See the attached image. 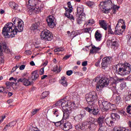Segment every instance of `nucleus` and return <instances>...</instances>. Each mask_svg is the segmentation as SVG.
<instances>
[{
	"instance_id": "f257e3e1",
	"label": "nucleus",
	"mask_w": 131,
	"mask_h": 131,
	"mask_svg": "<svg viewBox=\"0 0 131 131\" xmlns=\"http://www.w3.org/2000/svg\"><path fill=\"white\" fill-rule=\"evenodd\" d=\"M13 24L8 23L6 24L3 28L2 34L5 37H9L11 35V37H14L17 32H22L24 28V22L19 18H13ZM9 33H11L9 35Z\"/></svg>"
},
{
	"instance_id": "f03ea898",
	"label": "nucleus",
	"mask_w": 131,
	"mask_h": 131,
	"mask_svg": "<svg viewBox=\"0 0 131 131\" xmlns=\"http://www.w3.org/2000/svg\"><path fill=\"white\" fill-rule=\"evenodd\" d=\"M117 68L118 74L121 76H125L130 73L131 66L129 63H119L117 66L116 69Z\"/></svg>"
},
{
	"instance_id": "7ed1b4c3",
	"label": "nucleus",
	"mask_w": 131,
	"mask_h": 131,
	"mask_svg": "<svg viewBox=\"0 0 131 131\" xmlns=\"http://www.w3.org/2000/svg\"><path fill=\"white\" fill-rule=\"evenodd\" d=\"M86 101L88 104V106L96 104V100L98 98L97 93L95 91L89 93L86 95Z\"/></svg>"
},
{
	"instance_id": "20e7f679",
	"label": "nucleus",
	"mask_w": 131,
	"mask_h": 131,
	"mask_svg": "<svg viewBox=\"0 0 131 131\" xmlns=\"http://www.w3.org/2000/svg\"><path fill=\"white\" fill-rule=\"evenodd\" d=\"M78 17L77 23L78 24H81L82 21L85 20V13L83 12V6H81L77 8V14Z\"/></svg>"
},
{
	"instance_id": "39448f33",
	"label": "nucleus",
	"mask_w": 131,
	"mask_h": 131,
	"mask_svg": "<svg viewBox=\"0 0 131 131\" xmlns=\"http://www.w3.org/2000/svg\"><path fill=\"white\" fill-rule=\"evenodd\" d=\"M109 78L106 77L101 78V79L99 80V82L96 85L97 91H100L102 90V89L107 86L109 84Z\"/></svg>"
},
{
	"instance_id": "423d86ee",
	"label": "nucleus",
	"mask_w": 131,
	"mask_h": 131,
	"mask_svg": "<svg viewBox=\"0 0 131 131\" xmlns=\"http://www.w3.org/2000/svg\"><path fill=\"white\" fill-rule=\"evenodd\" d=\"M40 36L41 39L42 40H47L48 41H51V40L54 38L52 32L47 29H45L41 31Z\"/></svg>"
},
{
	"instance_id": "0eeeda50",
	"label": "nucleus",
	"mask_w": 131,
	"mask_h": 131,
	"mask_svg": "<svg viewBox=\"0 0 131 131\" xmlns=\"http://www.w3.org/2000/svg\"><path fill=\"white\" fill-rule=\"evenodd\" d=\"M84 109L86 111L89 112L90 114H92L94 116H98V115H100V110L97 108V105L96 104L88 105V106L85 107Z\"/></svg>"
},
{
	"instance_id": "6e6552de",
	"label": "nucleus",
	"mask_w": 131,
	"mask_h": 131,
	"mask_svg": "<svg viewBox=\"0 0 131 131\" xmlns=\"http://www.w3.org/2000/svg\"><path fill=\"white\" fill-rule=\"evenodd\" d=\"M61 107L63 113V118L67 119L69 117V110H68V101H66L64 99H61Z\"/></svg>"
},
{
	"instance_id": "1a4fd4ad",
	"label": "nucleus",
	"mask_w": 131,
	"mask_h": 131,
	"mask_svg": "<svg viewBox=\"0 0 131 131\" xmlns=\"http://www.w3.org/2000/svg\"><path fill=\"white\" fill-rule=\"evenodd\" d=\"M43 10V4H39L36 5V7H30L28 10L29 15H32L33 13L38 14L39 12H41Z\"/></svg>"
},
{
	"instance_id": "9d476101",
	"label": "nucleus",
	"mask_w": 131,
	"mask_h": 131,
	"mask_svg": "<svg viewBox=\"0 0 131 131\" xmlns=\"http://www.w3.org/2000/svg\"><path fill=\"white\" fill-rule=\"evenodd\" d=\"M46 21L47 22L48 26H49L50 28H54V27L56 26V24H55V17H54L53 16H49L47 18Z\"/></svg>"
},
{
	"instance_id": "9b49d317",
	"label": "nucleus",
	"mask_w": 131,
	"mask_h": 131,
	"mask_svg": "<svg viewBox=\"0 0 131 131\" xmlns=\"http://www.w3.org/2000/svg\"><path fill=\"white\" fill-rule=\"evenodd\" d=\"M3 50H2V44L0 43V61H1L2 63L4 62V59L1 57V55H2V52H5L6 54H10L11 53V50L9 49V47L6 44H4L3 45Z\"/></svg>"
},
{
	"instance_id": "f8f14e48",
	"label": "nucleus",
	"mask_w": 131,
	"mask_h": 131,
	"mask_svg": "<svg viewBox=\"0 0 131 131\" xmlns=\"http://www.w3.org/2000/svg\"><path fill=\"white\" fill-rule=\"evenodd\" d=\"M64 9L66 10V13L64 14V16L69 19H71V20H74V17H73V15L70 14L72 13V10L73 9L71 8H67L66 7H64Z\"/></svg>"
},
{
	"instance_id": "ddd939ff",
	"label": "nucleus",
	"mask_w": 131,
	"mask_h": 131,
	"mask_svg": "<svg viewBox=\"0 0 131 131\" xmlns=\"http://www.w3.org/2000/svg\"><path fill=\"white\" fill-rule=\"evenodd\" d=\"M17 82H21L23 84H24V85H26V86H28L32 84V82H31L30 81H29V80L24 77L18 79L17 80Z\"/></svg>"
},
{
	"instance_id": "4468645a",
	"label": "nucleus",
	"mask_w": 131,
	"mask_h": 131,
	"mask_svg": "<svg viewBox=\"0 0 131 131\" xmlns=\"http://www.w3.org/2000/svg\"><path fill=\"white\" fill-rule=\"evenodd\" d=\"M35 20V24H33L30 28L31 30H33V31H34V30H36L37 28H38V26H39L41 23L40 18H36Z\"/></svg>"
},
{
	"instance_id": "2eb2a0df",
	"label": "nucleus",
	"mask_w": 131,
	"mask_h": 131,
	"mask_svg": "<svg viewBox=\"0 0 131 131\" xmlns=\"http://www.w3.org/2000/svg\"><path fill=\"white\" fill-rule=\"evenodd\" d=\"M61 128L64 131L69 130V129L72 128V125H71V123L67 122L62 124L61 126Z\"/></svg>"
},
{
	"instance_id": "dca6fc26",
	"label": "nucleus",
	"mask_w": 131,
	"mask_h": 131,
	"mask_svg": "<svg viewBox=\"0 0 131 131\" xmlns=\"http://www.w3.org/2000/svg\"><path fill=\"white\" fill-rule=\"evenodd\" d=\"M27 5L30 6V7H32L33 8H36V6H38L39 5H42L41 3L37 4V0H28V2H26Z\"/></svg>"
},
{
	"instance_id": "f3484780",
	"label": "nucleus",
	"mask_w": 131,
	"mask_h": 131,
	"mask_svg": "<svg viewBox=\"0 0 131 131\" xmlns=\"http://www.w3.org/2000/svg\"><path fill=\"white\" fill-rule=\"evenodd\" d=\"M99 25L101 28L104 29V30H107L108 29V24L104 20H99Z\"/></svg>"
},
{
	"instance_id": "a211bd4d",
	"label": "nucleus",
	"mask_w": 131,
	"mask_h": 131,
	"mask_svg": "<svg viewBox=\"0 0 131 131\" xmlns=\"http://www.w3.org/2000/svg\"><path fill=\"white\" fill-rule=\"evenodd\" d=\"M103 107L102 109L104 111H108L110 109L111 103L108 102V101H104L102 102Z\"/></svg>"
},
{
	"instance_id": "6ab92c4d",
	"label": "nucleus",
	"mask_w": 131,
	"mask_h": 131,
	"mask_svg": "<svg viewBox=\"0 0 131 131\" xmlns=\"http://www.w3.org/2000/svg\"><path fill=\"white\" fill-rule=\"evenodd\" d=\"M16 123H17V122H16V121H12V122L9 123L8 124L6 125L3 130L7 131V130H8V129H10V128H11V127H14V126H15V125H16Z\"/></svg>"
},
{
	"instance_id": "aec40b11",
	"label": "nucleus",
	"mask_w": 131,
	"mask_h": 131,
	"mask_svg": "<svg viewBox=\"0 0 131 131\" xmlns=\"http://www.w3.org/2000/svg\"><path fill=\"white\" fill-rule=\"evenodd\" d=\"M84 128L89 129V130H95L96 129V124H84Z\"/></svg>"
},
{
	"instance_id": "412c9836",
	"label": "nucleus",
	"mask_w": 131,
	"mask_h": 131,
	"mask_svg": "<svg viewBox=\"0 0 131 131\" xmlns=\"http://www.w3.org/2000/svg\"><path fill=\"white\" fill-rule=\"evenodd\" d=\"M111 118H112V120H114V121H116L120 119V116L116 113H111Z\"/></svg>"
},
{
	"instance_id": "4be33fe9",
	"label": "nucleus",
	"mask_w": 131,
	"mask_h": 131,
	"mask_svg": "<svg viewBox=\"0 0 131 131\" xmlns=\"http://www.w3.org/2000/svg\"><path fill=\"white\" fill-rule=\"evenodd\" d=\"M105 119V117L103 115H100L97 118V123L99 125V126H102L104 124V120Z\"/></svg>"
},
{
	"instance_id": "5701e85b",
	"label": "nucleus",
	"mask_w": 131,
	"mask_h": 131,
	"mask_svg": "<svg viewBox=\"0 0 131 131\" xmlns=\"http://www.w3.org/2000/svg\"><path fill=\"white\" fill-rule=\"evenodd\" d=\"M100 50H101V48L96 47V46H93L90 50V55H91V54H97V53H99V51H100Z\"/></svg>"
},
{
	"instance_id": "b1692460",
	"label": "nucleus",
	"mask_w": 131,
	"mask_h": 131,
	"mask_svg": "<svg viewBox=\"0 0 131 131\" xmlns=\"http://www.w3.org/2000/svg\"><path fill=\"white\" fill-rule=\"evenodd\" d=\"M38 77H39V75L38 74V72H37V71H33L32 73V76H31L32 80H36V79H37Z\"/></svg>"
},
{
	"instance_id": "393cba45",
	"label": "nucleus",
	"mask_w": 131,
	"mask_h": 131,
	"mask_svg": "<svg viewBox=\"0 0 131 131\" xmlns=\"http://www.w3.org/2000/svg\"><path fill=\"white\" fill-rule=\"evenodd\" d=\"M95 39L97 41H100L102 39V34L99 33V30L96 31L95 34Z\"/></svg>"
},
{
	"instance_id": "a878e982",
	"label": "nucleus",
	"mask_w": 131,
	"mask_h": 131,
	"mask_svg": "<svg viewBox=\"0 0 131 131\" xmlns=\"http://www.w3.org/2000/svg\"><path fill=\"white\" fill-rule=\"evenodd\" d=\"M59 83H61L63 86H67V85H68V83L67 82V81H66V77H62L59 80Z\"/></svg>"
},
{
	"instance_id": "bb28decb",
	"label": "nucleus",
	"mask_w": 131,
	"mask_h": 131,
	"mask_svg": "<svg viewBox=\"0 0 131 131\" xmlns=\"http://www.w3.org/2000/svg\"><path fill=\"white\" fill-rule=\"evenodd\" d=\"M113 3L111 0H107L105 1V8H108V9L112 8L114 6Z\"/></svg>"
},
{
	"instance_id": "cd10ccee",
	"label": "nucleus",
	"mask_w": 131,
	"mask_h": 131,
	"mask_svg": "<svg viewBox=\"0 0 131 131\" xmlns=\"http://www.w3.org/2000/svg\"><path fill=\"white\" fill-rule=\"evenodd\" d=\"M103 59L106 61V62L108 64L110 65L111 63H112V57L111 56H107L103 58Z\"/></svg>"
},
{
	"instance_id": "c85d7f7f",
	"label": "nucleus",
	"mask_w": 131,
	"mask_h": 131,
	"mask_svg": "<svg viewBox=\"0 0 131 131\" xmlns=\"http://www.w3.org/2000/svg\"><path fill=\"white\" fill-rule=\"evenodd\" d=\"M9 6L14 10H17L18 9V4L15 3V2H10L9 3Z\"/></svg>"
},
{
	"instance_id": "c756f323",
	"label": "nucleus",
	"mask_w": 131,
	"mask_h": 131,
	"mask_svg": "<svg viewBox=\"0 0 131 131\" xmlns=\"http://www.w3.org/2000/svg\"><path fill=\"white\" fill-rule=\"evenodd\" d=\"M95 120H96V119L95 118H93L92 117H89V118L88 119V122H86V124H95Z\"/></svg>"
},
{
	"instance_id": "7c9ffc66",
	"label": "nucleus",
	"mask_w": 131,
	"mask_h": 131,
	"mask_svg": "<svg viewBox=\"0 0 131 131\" xmlns=\"http://www.w3.org/2000/svg\"><path fill=\"white\" fill-rule=\"evenodd\" d=\"M114 131H131V129H126L125 127L114 128Z\"/></svg>"
},
{
	"instance_id": "2f4dec72",
	"label": "nucleus",
	"mask_w": 131,
	"mask_h": 131,
	"mask_svg": "<svg viewBox=\"0 0 131 131\" xmlns=\"http://www.w3.org/2000/svg\"><path fill=\"white\" fill-rule=\"evenodd\" d=\"M108 66H109V64L102 59V62L101 63V68H102V69H106V68H107Z\"/></svg>"
},
{
	"instance_id": "473e14b6",
	"label": "nucleus",
	"mask_w": 131,
	"mask_h": 131,
	"mask_svg": "<svg viewBox=\"0 0 131 131\" xmlns=\"http://www.w3.org/2000/svg\"><path fill=\"white\" fill-rule=\"evenodd\" d=\"M83 118H82L81 116L79 115H78L74 117L75 120L76 121H78V122H80V121H81Z\"/></svg>"
},
{
	"instance_id": "72a5a7b5",
	"label": "nucleus",
	"mask_w": 131,
	"mask_h": 131,
	"mask_svg": "<svg viewBox=\"0 0 131 131\" xmlns=\"http://www.w3.org/2000/svg\"><path fill=\"white\" fill-rule=\"evenodd\" d=\"M49 94H50V93L48 91L43 92L41 96V99H45V98H47V97L49 96Z\"/></svg>"
},
{
	"instance_id": "f704fd0d",
	"label": "nucleus",
	"mask_w": 131,
	"mask_h": 131,
	"mask_svg": "<svg viewBox=\"0 0 131 131\" xmlns=\"http://www.w3.org/2000/svg\"><path fill=\"white\" fill-rule=\"evenodd\" d=\"M123 32V30L120 29V30H116L115 31V34H117V35H120L122 34Z\"/></svg>"
},
{
	"instance_id": "c9c22d12",
	"label": "nucleus",
	"mask_w": 131,
	"mask_h": 131,
	"mask_svg": "<svg viewBox=\"0 0 131 131\" xmlns=\"http://www.w3.org/2000/svg\"><path fill=\"white\" fill-rule=\"evenodd\" d=\"M102 9H103L102 10V12H103V13H104V14H108L111 11V8H102Z\"/></svg>"
},
{
	"instance_id": "e433bc0d",
	"label": "nucleus",
	"mask_w": 131,
	"mask_h": 131,
	"mask_svg": "<svg viewBox=\"0 0 131 131\" xmlns=\"http://www.w3.org/2000/svg\"><path fill=\"white\" fill-rule=\"evenodd\" d=\"M98 131H107V127L104 125L99 126Z\"/></svg>"
},
{
	"instance_id": "4c0bfd02",
	"label": "nucleus",
	"mask_w": 131,
	"mask_h": 131,
	"mask_svg": "<svg viewBox=\"0 0 131 131\" xmlns=\"http://www.w3.org/2000/svg\"><path fill=\"white\" fill-rule=\"evenodd\" d=\"M109 110L110 111H113L114 110H116V105H115V104H112L111 103Z\"/></svg>"
},
{
	"instance_id": "58836bf2",
	"label": "nucleus",
	"mask_w": 131,
	"mask_h": 131,
	"mask_svg": "<svg viewBox=\"0 0 131 131\" xmlns=\"http://www.w3.org/2000/svg\"><path fill=\"white\" fill-rule=\"evenodd\" d=\"M53 112L54 116L56 117H58L59 116V115L60 114V113H59V110H54Z\"/></svg>"
},
{
	"instance_id": "ea45409f",
	"label": "nucleus",
	"mask_w": 131,
	"mask_h": 131,
	"mask_svg": "<svg viewBox=\"0 0 131 131\" xmlns=\"http://www.w3.org/2000/svg\"><path fill=\"white\" fill-rule=\"evenodd\" d=\"M55 106H62V99L60 100H59V101H57V102H56V103H55V104H54V105H53L52 107H53V108H54V107H55Z\"/></svg>"
},
{
	"instance_id": "a19ab883",
	"label": "nucleus",
	"mask_w": 131,
	"mask_h": 131,
	"mask_svg": "<svg viewBox=\"0 0 131 131\" xmlns=\"http://www.w3.org/2000/svg\"><path fill=\"white\" fill-rule=\"evenodd\" d=\"M118 45V43L117 42V41H114V40H112V47L116 48V47H117Z\"/></svg>"
},
{
	"instance_id": "79ce46f5",
	"label": "nucleus",
	"mask_w": 131,
	"mask_h": 131,
	"mask_svg": "<svg viewBox=\"0 0 131 131\" xmlns=\"http://www.w3.org/2000/svg\"><path fill=\"white\" fill-rule=\"evenodd\" d=\"M39 111V109H33L32 110V112H31L32 116H33V115H35L37 112Z\"/></svg>"
},
{
	"instance_id": "37998d69",
	"label": "nucleus",
	"mask_w": 131,
	"mask_h": 131,
	"mask_svg": "<svg viewBox=\"0 0 131 131\" xmlns=\"http://www.w3.org/2000/svg\"><path fill=\"white\" fill-rule=\"evenodd\" d=\"M53 123H54L55 125L56 126H62V125H63V124H62V122H61V121L55 122H53Z\"/></svg>"
},
{
	"instance_id": "c03bdc74",
	"label": "nucleus",
	"mask_w": 131,
	"mask_h": 131,
	"mask_svg": "<svg viewBox=\"0 0 131 131\" xmlns=\"http://www.w3.org/2000/svg\"><path fill=\"white\" fill-rule=\"evenodd\" d=\"M85 111H84V110H82L80 111V114H79L80 116H81L82 118H83V117H84V116H85Z\"/></svg>"
},
{
	"instance_id": "a18cd8bd",
	"label": "nucleus",
	"mask_w": 131,
	"mask_h": 131,
	"mask_svg": "<svg viewBox=\"0 0 131 131\" xmlns=\"http://www.w3.org/2000/svg\"><path fill=\"white\" fill-rule=\"evenodd\" d=\"M127 37L128 38L127 45L131 47V36L128 35H127Z\"/></svg>"
},
{
	"instance_id": "49530a36",
	"label": "nucleus",
	"mask_w": 131,
	"mask_h": 131,
	"mask_svg": "<svg viewBox=\"0 0 131 131\" xmlns=\"http://www.w3.org/2000/svg\"><path fill=\"white\" fill-rule=\"evenodd\" d=\"M64 51V49L63 48H57L54 50V52L57 53L58 52H63Z\"/></svg>"
},
{
	"instance_id": "de8ad7c7",
	"label": "nucleus",
	"mask_w": 131,
	"mask_h": 131,
	"mask_svg": "<svg viewBox=\"0 0 131 131\" xmlns=\"http://www.w3.org/2000/svg\"><path fill=\"white\" fill-rule=\"evenodd\" d=\"M115 101H116V103H118V104L119 103H120V102L121 101V97H120V96H117L116 97Z\"/></svg>"
},
{
	"instance_id": "09e8293b",
	"label": "nucleus",
	"mask_w": 131,
	"mask_h": 131,
	"mask_svg": "<svg viewBox=\"0 0 131 131\" xmlns=\"http://www.w3.org/2000/svg\"><path fill=\"white\" fill-rule=\"evenodd\" d=\"M86 5L87 6H88V7H93V5H95V3L91 1H88L86 3Z\"/></svg>"
},
{
	"instance_id": "8fccbe9b",
	"label": "nucleus",
	"mask_w": 131,
	"mask_h": 131,
	"mask_svg": "<svg viewBox=\"0 0 131 131\" xmlns=\"http://www.w3.org/2000/svg\"><path fill=\"white\" fill-rule=\"evenodd\" d=\"M105 5H106V1L103 2H101L100 4V6L102 7V9H105Z\"/></svg>"
},
{
	"instance_id": "3c124183",
	"label": "nucleus",
	"mask_w": 131,
	"mask_h": 131,
	"mask_svg": "<svg viewBox=\"0 0 131 131\" xmlns=\"http://www.w3.org/2000/svg\"><path fill=\"white\" fill-rule=\"evenodd\" d=\"M131 106L130 105H128L127 108H126V111H127V113H128V114H130L131 113Z\"/></svg>"
},
{
	"instance_id": "603ef678",
	"label": "nucleus",
	"mask_w": 131,
	"mask_h": 131,
	"mask_svg": "<svg viewBox=\"0 0 131 131\" xmlns=\"http://www.w3.org/2000/svg\"><path fill=\"white\" fill-rule=\"evenodd\" d=\"M114 121L113 120H112V119H111V121L110 122V124H108V126H113V125H114Z\"/></svg>"
},
{
	"instance_id": "864d4df0",
	"label": "nucleus",
	"mask_w": 131,
	"mask_h": 131,
	"mask_svg": "<svg viewBox=\"0 0 131 131\" xmlns=\"http://www.w3.org/2000/svg\"><path fill=\"white\" fill-rule=\"evenodd\" d=\"M111 120V118H107L105 119V123H106L107 125L109 126Z\"/></svg>"
},
{
	"instance_id": "5fc2aeb1",
	"label": "nucleus",
	"mask_w": 131,
	"mask_h": 131,
	"mask_svg": "<svg viewBox=\"0 0 131 131\" xmlns=\"http://www.w3.org/2000/svg\"><path fill=\"white\" fill-rule=\"evenodd\" d=\"M45 73V68H42L39 71V74H40V75H42V74H43Z\"/></svg>"
},
{
	"instance_id": "6e6d98bb",
	"label": "nucleus",
	"mask_w": 131,
	"mask_h": 131,
	"mask_svg": "<svg viewBox=\"0 0 131 131\" xmlns=\"http://www.w3.org/2000/svg\"><path fill=\"white\" fill-rule=\"evenodd\" d=\"M72 73H73V71L72 70L67 71V75H68V76H70Z\"/></svg>"
},
{
	"instance_id": "4d7b16f0",
	"label": "nucleus",
	"mask_w": 131,
	"mask_h": 131,
	"mask_svg": "<svg viewBox=\"0 0 131 131\" xmlns=\"http://www.w3.org/2000/svg\"><path fill=\"white\" fill-rule=\"evenodd\" d=\"M67 5L69 9H73V8L72 7V5H71V2H68Z\"/></svg>"
},
{
	"instance_id": "13d9d810",
	"label": "nucleus",
	"mask_w": 131,
	"mask_h": 131,
	"mask_svg": "<svg viewBox=\"0 0 131 131\" xmlns=\"http://www.w3.org/2000/svg\"><path fill=\"white\" fill-rule=\"evenodd\" d=\"M112 10L113 11V13L114 14H116V9H115V6H114L112 8H111V11Z\"/></svg>"
},
{
	"instance_id": "bf43d9fd",
	"label": "nucleus",
	"mask_w": 131,
	"mask_h": 131,
	"mask_svg": "<svg viewBox=\"0 0 131 131\" xmlns=\"http://www.w3.org/2000/svg\"><path fill=\"white\" fill-rule=\"evenodd\" d=\"M101 58H100L98 61L97 62L95 63V66L98 67V66H99V65H100V63L101 62Z\"/></svg>"
},
{
	"instance_id": "052dcab7",
	"label": "nucleus",
	"mask_w": 131,
	"mask_h": 131,
	"mask_svg": "<svg viewBox=\"0 0 131 131\" xmlns=\"http://www.w3.org/2000/svg\"><path fill=\"white\" fill-rule=\"evenodd\" d=\"M26 55H28V56H30V55H31V51L26 50Z\"/></svg>"
},
{
	"instance_id": "680f3d73",
	"label": "nucleus",
	"mask_w": 131,
	"mask_h": 131,
	"mask_svg": "<svg viewBox=\"0 0 131 131\" xmlns=\"http://www.w3.org/2000/svg\"><path fill=\"white\" fill-rule=\"evenodd\" d=\"M25 66H26L24 64L20 66L19 67V70H24V69H25Z\"/></svg>"
},
{
	"instance_id": "e2e57ef3",
	"label": "nucleus",
	"mask_w": 131,
	"mask_h": 131,
	"mask_svg": "<svg viewBox=\"0 0 131 131\" xmlns=\"http://www.w3.org/2000/svg\"><path fill=\"white\" fill-rule=\"evenodd\" d=\"M108 32H110L111 34H112V33H113V32H112V30L111 29V26H108Z\"/></svg>"
},
{
	"instance_id": "0e129e2a",
	"label": "nucleus",
	"mask_w": 131,
	"mask_h": 131,
	"mask_svg": "<svg viewBox=\"0 0 131 131\" xmlns=\"http://www.w3.org/2000/svg\"><path fill=\"white\" fill-rule=\"evenodd\" d=\"M53 71L54 72H56V71H58V66H55L54 67Z\"/></svg>"
},
{
	"instance_id": "69168bd1",
	"label": "nucleus",
	"mask_w": 131,
	"mask_h": 131,
	"mask_svg": "<svg viewBox=\"0 0 131 131\" xmlns=\"http://www.w3.org/2000/svg\"><path fill=\"white\" fill-rule=\"evenodd\" d=\"M94 23H95L94 19H90L88 21V24H94Z\"/></svg>"
},
{
	"instance_id": "338daca9",
	"label": "nucleus",
	"mask_w": 131,
	"mask_h": 131,
	"mask_svg": "<svg viewBox=\"0 0 131 131\" xmlns=\"http://www.w3.org/2000/svg\"><path fill=\"white\" fill-rule=\"evenodd\" d=\"M35 129H36V128H35L33 127H32L30 128V131H40V130H35Z\"/></svg>"
},
{
	"instance_id": "774afa93",
	"label": "nucleus",
	"mask_w": 131,
	"mask_h": 131,
	"mask_svg": "<svg viewBox=\"0 0 131 131\" xmlns=\"http://www.w3.org/2000/svg\"><path fill=\"white\" fill-rule=\"evenodd\" d=\"M88 61H85L82 63V66H87Z\"/></svg>"
}]
</instances>
